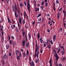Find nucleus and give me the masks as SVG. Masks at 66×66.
<instances>
[{
  "instance_id": "obj_16",
  "label": "nucleus",
  "mask_w": 66,
  "mask_h": 66,
  "mask_svg": "<svg viewBox=\"0 0 66 66\" xmlns=\"http://www.w3.org/2000/svg\"><path fill=\"white\" fill-rule=\"evenodd\" d=\"M19 5H20V7L21 8V7H23V4L22 3H19Z\"/></svg>"
},
{
  "instance_id": "obj_12",
  "label": "nucleus",
  "mask_w": 66,
  "mask_h": 66,
  "mask_svg": "<svg viewBox=\"0 0 66 66\" xmlns=\"http://www.w3.org/2000/svg\"><path fill=\"white\" fill-rule=\"evenodd\" d=\"M24 15V17H26L27 16V13H26V11H24L23 13Z\"/></svg>"
},
{
  "instance_id": "obj_2",
  "label": "nucleus",
  "mask_w": 66,
  "mask_h": 66,
  "mask_svg": "<svg viewBox=\"0 0 66 66\" xmlns=\"http://www.w3.org/2000/svg\"><path fill=\"white\" fill-rule=\"evenodd\" d=\"M18 7L17 6H17H16V3H15V10H16V11H17L18 12V13H20V8H19V5H18Z\"/></svg>"
},
{
  "instance_id": "obj_30",
  "label": "nucleus",
  "mask_w": 66,
  "mask_h": 66,
  "mask_svg": "<svg viewBox=\"0 0 66 66\" xmlns=\"http://www.w3.org/2000/svg\"><path fill=\"white\" fill-rule=\"evenodd\" d=\"M31 58H30V57H29V61H30V63H31Z\"/></svg>"
},
{
  "instance_id": "obj_11",
  "label": "nucleus",
  "mask_w": 66,
  "mask_h": 66,
  "mask_svg": "<svg viewBox=\"0 0 66 66\" xmlns=\"http://www.w3.org/2000/svg\"><path fill=\"white\" fill-rule=\"evenodd\" d=\"M8 21L9 23H11V21L10 20V19L8 17H7Z\"/></svg>"
},
{
  "instance_id": "obj_60",
  "label": "nucleus",
  "mask_w": 66,
  "mask_h": 66,
  "mask_svg": "<svg viewBox=\"0 0 66 66\" xmlns=\"http://www.w3.org/2000/svg\"><path fill=\"white\" fill-rule=\"evenodd\" d=\"M10 2V1H9V0H8V1H7V4H9V2Z\"/></svg>"
},
{
  "instance_id": "obj_28",
  "label": "nucleus",
  "mask_w": 66,
  "mask_h": 66,
  "mask_svg": "<svg viewBox=\"0 0 66 66\" xmlns=\"http://www.w3.org/2000/svg\"><path fill=\"white\" fill-rule=\"evenodd\" d=\"M44 6H42L40 7V8L42 10H43V9H44Z\"/></svg>"
},
{
  "instance_id": "obj_24",
  "label": "nucleus",
  "mask_w": 66,
  "mask_h": 66,
  "mask_svg": "<svg viewBox=\"0 0 66 66\" xmlns=\"http://www.w3.org/2000/svg\"><path fill=\"white\" fill-rule=\"evenodd\" d=\"M62 59L63 61H65V60H66V58L64 56L62 58Z\"/></svg>"
},
{
  "instance_id": "obj_46",
  "label": "nucleus",
  "mask_w": 66,
  "mask_h": 66,
  "mask_svg": "<svg viewBox=\"0 0 66 66\" xmlns=\"http://www.w3.org/2000/svg\"><path fill=\"white\" fill-rule=\"evenodd\" d=\"M14 14L15 16L17 15V13L16 12V10H15Z\"/></svg>"
},
{
  "instance_id": "obj_17",
  "label": "nucleus",
  "mask_w": 66,
  "mask_h": 66,
  "mask_svg": "<svg viewBox=\"0 0 66 66\" xmlns=\"http://www.w3.org/2000/svg\"><path fill=\"white\" fill-rule=\"evenodd\" d=\"M4 28V27L3 26H1V29H0V31H2L3 30V28Z\"/></svg>"
},
{
  "instance_id": "obj_39",
  "label": "nucleus",
  "mask_w": 66,
  "mask_h": 66,
  "mask_svg": "<svg viewBox=\"0 0 66 66\" xmlns=\"http://www.w3.org/2000/svg\"><path fill=\"white\" fill-rule=\"evenodd\" d=\"M42 5L43 6V5H44V2H42L41 3Z\"/></svg>"
},
{
  "instance_id": "obj_38",
  "label": "nucleus",
  "mask_w": 66,
  "mask_h": 66,
  "mask_svg": "<svg viewBox=\"0 0 66 66\" xmlns=\"http://www.w3.org/2000/svg\"><path fill=\"white\" fill-rule=\"evenodd\" d=\"M11 20H12V22L13 23H15V21L14 20H13V19H11Z\"/></svg>"
},
{
  "instance_id": "obj_37",
  "label": "nucleus",
  "mask_w": 66,
  "mask_h": 66,
  "mask_svg": "<svg viewBox=\"0 0 66 66\" xmlns=\"http://www.w3.org/2000/svg\"><path fill=\"white\" fill-rule=\"evenodd\" d=\"M35 22L34 21L32 22V24H33V26H34V24H35Z\"/></svg>"
},
{
  "instance_id": "obj_4",
  "label": "nucleus",
  "mask_w": 66,
  "mask_h": 66,
  "mask_svg": "<svg viewBox=\"0 0 66 66\" xmlns=\"http://www.w3.org/2000/svg\"><path fill=\"white\" fill-rule=\"evenodd\" d=\"M56 58V59H55V62L56 64H57V61L59 59V57L58 56L57 54H56V57H55Z\"/></svg>"
},
{
  "instance_id": "obj_26",
  "label": "nucleus",
  "mask_w": 66,
  "mask_h": 66,
  "mask_svg": "<svg viewBox=\"0 0 66 66\" xmlns=\"http://www.w3.org/2000/svg\"><path fill=\"white\" fill-rule=\"evenodd\" d=\"M26 53L27 55V57H28V55H29V52L28 50H27Z\"/></svg>"
},
{
  "instance_id": "obj_35",
  "label": "nucleus",
  "mask_w": 66,
  "mask_h": 66,
  "mask_svg": "<svg viewBox=\"0 0 66 66\" xmlns=\"http://www.w3.org/2000/svg\"><path fill=\"white\" fill-rule=\"evenodd\" d=\"M49 63H50V64H52V60H50Z\"/></svg>"
},
{
  "instance_id": "obj_56",
  "label": "nucleus",
  "mask_w": 66,
  "mask_h": 66,
  "mask_svg": "<svg viewBox=\"0 0 66 66\" xmlns=\"http://www.w3.org/2000/svg\"><path fill=\"white\" fill-rule=\"evenodd\" d=\"M62 11V8H61L59 10V12H60V11Z\"/></svg>"
},
{
  "instance_id": "obj_23",
  "label": "nucleus",
  "mask_w": 66,
  "mask_h": 66,
  "mask_svg": "<svg viewBox=\"0 0 66 66\" xmlns=\"http://www.w3.org/2000/svg\"><path fill=\"white\" fill-rule=\"evenodd\" d=\"M57 64L58 66H63V65H62V64H61V63H60V62H59Z\"/></svg>"
},
{
  "instance_id": "obj_20",
  "label": "nucleus",
  "mask_w": 66,
  "mask_h": 66,
  "mask_svg": "<svg viewBox=\"0 0 66 66\" xmlns=\"http://www.w3.org/2000/svg\"><path fill=\"white\" fill-rule=\"evenodd\" d=\"M19 51H18V50H16V51H15V54L16 55H18V53H19Z\"/></svg>"
},
{
  "instance_id": "obj_29",
  "label": "nucleus",
  "mask_w": 66,
  "mask_h": 66,
  "mask_svg": "<svg viewBox=\"0 0 66 66\" xmlns=\"http://www.w3.org/2000/svg\"><path fill=\"white\" fill-rule=\"evenodd\" d=\"M41 16H42V14L41 13L39 14L37 16V18H38V17H40Z\"/></svg>"
},
{
  "instance_id": "obj_55",
  "label": "nucleus",
  "mask_w": 66,
  "mask_h": 66,
  "mask_svg": "<svg viewBox=\"0 0 66 66\" xmlns=\"http://www.w3.org/2000/svg\"><path fill=\"white\" fill-rule=\"evenodd\" d=\"M25 35V32H24L22 33L23 35Z\"/></svg>"
},
{
  "instance_id": "obj_3",
  "label": "nucleus",
  "mask_w": 66,
  "mask_h": 66,
  "mask_svg": "<svg viewBox=\"0 0 66 66\" xmlns=\"http://www.w3.org/2000/svg\"><path fill=\"white\" fill-rule=\"evenodd\" d=\"M37 51H35V56L34 57V58H36V56H37V58H38V55L39 54V51H38L37 52V54H36V52H37Z\"/></svg>"
},
{
  "instance_id": "obj_47",
  "label": "nucleus",
  "mask_w": 66,
  "mask_h": 66,
  "mask_svg": "<svg viewBox=\"0 0 66 66\" xmlns=\"http://www.w3.org/2000/svg\"><path fill=\"white\" fill-rule=\"evenodd\" d=\"M61 54L62 55H64V53L63 51H61Z\"/></svg>"
},
{
  "instance_id": "obj_58",
  "label": "nucleus",
  "mask_w": 66,
  "mask_h": 66,
  "mask_svg": "<svg viewBox=\"0 0 66 66\" xmlns=\"http://www.w3.org/2000/svg\"><path fill=\"white\" fill-rule=\"evenodd\" d=\"M43 40H41L40 41V43H43Z\"/></svg>"
},
{
  "instance_id": "obj_31",
  "label": "nucleus",
  "mask_w": 66,
  "mask_h": 66,
  "mask_svg": "<svg viewBox=\"0 0 66 66\" xmlns=\"http://www.w3.org/2000/svg\"><path fill=\"white\" fill-rule=\"evenodd\" d=\"M59 30L61 31L60 32H63V28H61L59 29Z\"/></svg>"
},
{
  "instance_id": "obj_63",
  "label": "nucleus",
  "mask_w": 66,
  "mask_h": 66,
  "mask_svg": "<svg viewBox=\"0 0 66 66\" xmlns=\"http://www.w3.org/2000/svg\"><path fill=\"white\" fill-rule=\"evenodd\" d=\"M47 32H48V33H49V32H50V30H49V29H47Z\"/></svg>"
},
{
  "instance_id": "obj_25",
  "label": "nucleus",
  "mask_w": 66,
  "mask_h": 66,
  "mask_svg": "<svg viewBox=\"0 0 66 66\" xmlns=\"http://www.w3.org/2000/svg\"><path fill=\"white\" fill-rule=\"evenodd\" d=\"M6 49L8 50V49H9V48L10 47V46L8 45H6Z\"/></svg>"
},
{
  "instance_id": "obj_15",
  "label": "nucleus",
  "mask_w": 66,
  "mask_h": 66,
  "mask_svg": "<svg viewBox=\"0 0 66 66\" xmlns=\"http://www.w3.org/2000/svg\"><path fill=\"white\" fill-rule=\"evenodd\" d=\"M25 41L26 42V43L27 42V40H28V39H27V34H25Z\"/></svg>"
},
{
  "instance_id": "obj_49",
  "label": "nucleus",
  "mask_w": 66,
  "mask_h": 66,
  "mask_svg": "<svg viewBox=\"0 0 66 66\" xmlns=\"http://www.w3.org/2000/svg\"><path fill=\"white\" fill-rule=\"evenodd\" d=\"M50 43L51 45H52V44H53V42H52V40L50 41Z\"/></svg>"
},
{
  "instance_id": "obj_45",
  "label": "nucleus",
  "mask_w": 66,
  "mask_h": 66,
  "mask_svg": "<svg viewBox=\"0 0 66 66\" xmlns=\"http://www.w3.org/2000/svg\"><path fill=\"white\" fill-rule=\"evenodd\" d=\"M39 61V60L38 59L36 60L35 61L36 63H37V62H38Z\"/></svg>"
},
{
  "instance_id": "obj_32",
  "label": "nucleus",
  "mask_w": 66,
  "mask_h": 66,
  "mask_svg": "<svg viewBox=\"0 0 66 66\" xmlns=\"http://www.w3.org/2000/svg\"><path fill=\"white\" fill-rule=\"evenodd\" d=\"M31 35L29 34L28 36V37H29V39H31Z\"/></svg>"
},
{
  "instance_id": "obj_64",
  "label": "nucleus",
  "mask_w": 66,
  "mask_h": 66,
  "mask_svg": "<svg viewBox=\"0 0 66 66\" xmlns=\"http://www.w3.org/2000/svg\"><path fill=\"white\" fill-rule=\"evenodd\" d=\"M12 39H14L15 38L14 37V36H12Z\"/></svg>"
},
{
  "instance_id": "obj_8",
  "label": "nucleus",
  "mask_w": 66,
  "mask_h": 66,
  "mask_svg": "<svg viewBox=\"0 0 66 66\" xmlns=\"http://www.w3.org/2000/svg\"><path fill=\"white\" fill-rule=\"evenodd\" d=\"M3 58L4 59H6L7 58V55H6V53H5V54L4 55V56H3Z\"/></svg>"
},
{
  "instance_id": "obj_40",
  "label": "nucleus",
  "mask_w": 66,
  "mask_h": 66,
  "mask_svg": "<svg viewBox=\"0 0 66 66\" xmlns=\"http://www.w3.org/2000/svg\"><path fill=\"white\" fill-rule=\"evenodd\" d=\"M35 12H37V8L35 7Z\"/></svg>"
},
{
  "instance_id": "obj_51",
  "label": "nucleus",
  "mask_w": 66,
  "mask_h": 66,
  "mask_svg": "<svg viewBox=\"0 0 66 66\" xmlns=\"http://www.w3.org/2000/svg\"><path fill=\"white\" fill-rule=\"evenodd\" d=\"M11 55H12V53H9V55L10 56H11Z\"/></svg>"
},
{
  "instance_id": "obj_5",
  "label": "nucleus",
  "mask_w": 66,
  "mask_h": 66,
  "mask_svg": "<svg viewBox=\"0 0 66 66\" xmlns=\"http://www.w3.org/2000/svg\"><path fill=\"white\" fill-rule=\"evenodd\" d=\"M27 7L28 11L30 12V4L29 3H27Z\"/></svg>"
},
{
  "instance_id": "obj_59",
  "label": "nucleus",
  "mask_w": 66,
  "mask_h": 66,
  "mask_svg": "<svg viewBox=\"0 0 66 66\" xmlns=\"http://www.w3.org/2000/svg\"><path fill=\"white\" fill-rule=\"evenodd\" d=\"M63 2L64 3H66V0H63Z\"/></svg>"
},
{
  "instance_id": "obj_43",
  "label": "nucleus",
  "mask_w": 66,
  "mask_h": 66,
  "mask_svg": "<svg viewBox=\"0 0 66 66\" xmlns=\"http://www.w3.org/2000/svg\"><path fill=\"white\" fill-rule=\"evenodd\" d=\"M24 4L25 5V6H27V3H26V1H24Z\"/></svg>"
},
{
  "instance_id": "obj_18",
  "label": "nucleus",
  "mask_w": 66,
  "mask_h": 66,
  "mask_svg": "<svg viewBox=\"0 0 66 66\" xmlns=\"http://www.w3.org/2000/svg\"><path fill=\"white\" fill-rule=\"evenodd\" d=\"M63 11L64 13V16H66V11H65V10H63Z\"/></svg>"
},
{
  "instance_id": "obj_57",
  "label": "nucleus",
  "mask_w": 66,
  "mask_h": 66,
  "mask_svg": "<svg viewBox=\"0 0 66 66\" xmlns=\"http://www.w3.org/2000/svg\"><path fill=\"white\" fill-rule=\"evenodd\" d=\"M60 48L61 49H63V48H64V46H60Z\"/></svg>"
},
{
  "instance_id": "obj_13",
  "label": "nucleus",
  "mask_w": 66,
  "mask_h": 66,
  "mask_svg": "<svg viewBox=\"0 0 66 66\" xmlns=\"http://www.w3.org/2000/svg\"><path fill=\"white\" fill-rule=\"evenodd\" d=\"M53 39L54 41H55V39H56V35H54L53 37Z\"/></svg>"
},
{
  "instance_id": "obj_62",
  "label": "nucleus",
  "mask_w": 66,
  "mask_h": 66,
  "mask_svg": "<svg viewBox=\"0 0 66 66\" xmlns=\"http://www.w3.org/2000/svg\"><path fill=\"white\" fill-rule=\"evenodd\" d=\"M63 26L64 27H65V26H66V23H64Z\"/></svg>"
},
{
  "instance_id": "obj_41",
  "label": "nucleus",
  "mask_w": 66,
  "mask_h": 66,
  "mask_svg": "<svg viewBox=\"0 0 66 66\" xmlns=\"http://www.w3.org/2000/svg\"><path fill=\"white\" fill-rule=\"evenodd\" d=\"M56 3H58V4H59V1L58 0H56Z\"/></svg>"
},
{
  "instance_id": "obj_42",
  "label": "nucleus",
  "mask_w": 66,
  "mask_h": 66,
  "mask_svg": "<svg viewBox=\"0 0 66 66\" xmlns=\"http://www.w3.org/2000/svg\"><path fill=\"white\" fill-rule=\"evenodd\" d=\"M48 3H45V6H46V7H47V6H48Z\"/></svg>"
},
{
  "instance_id": "obj_22",
  "label": "nucleus",
  "mask_w": 66,
  "mask_h": 66,
  "mask_svg": "<svg viewBox=\"0 0 66 66\" xmlns=\"http://www.w3.org/2000/svg\"><path fill=\"white\" fill-rule=\"evenodd\" d=\"M25 23H26V21H25V20H22V24H24Z\"/></svg>"
},
{
  "instance_id": "obj_50",
  "label": "nucleus",
  "mask_w": 66,
  "mask_h": 66,
  "mask_svg": "<svg viewBox=\"0 0 66 66\" xmlns=\"http://www.w3.org/2000/svg\"><path fill=\"white\" fill-rule=\"evenodd\" d=\"M15 16L16 17V18H18V17H19L18 15V14H16V15H15Z\"/></svg>"
},
{
  "instance_id": "obj_52",
  "label": "nucleus",
  "mask_w": 66,
  "mask_h": 66,
  "mask_svg": "<svg viewBox=\"0 0 66 66\" xmlns=\"http://www.w3.org/2000/svg\"><path fill=\"white\" fill-rule=\"evenodd\" d=\"M37 37H40V34H38Z\"/></svg>"
},
{
  "instance_id": "obj_36",
  "label": "nucleus",
  "mask_w": 66,
  "mask_h": 66,
  "mask_svg": "<svg viewBox=\"0 0 66 66\" xmlns=\"http://www.w3.org/2000/svg\"><path fill=\"white\" fill-rule=\"evenodd\" d=\"M38 20H39V21H41L42 20V18H41V17L39 18L38 19Z\"/></svg>"
},
{
  "instance_id": "obj_19",
  "label": "nucleus",
  "mask_w": 66,
  "mask_h": 66,
  "mask_svg": "<svg viewBox=\"0 0 66 66\" xmlns=\"http://www.w3.org/2000/svg\"><path fill=\"white\" fill-rule=\"evenodd\" d=\"M23 57H24L23 58L24 59V57H25V56H26V55H25V52H23Z\"/></svg>"
},
{
  "instance_id": "obj_54",
  "label": "nucleus",
  "mask_w": 66,
  "mask_h": 66,
  "mask_svg": "<svg viewBox=\"0 0 66 66\" xmlns=\"http://www.w3.org/2000/svg\"><path fill=\"white\" fill-rule=\"evenodd\" d=\"M12 9H14L15 8V6H14V5H13L12 6Z\"/></svg>"
},
{
  "instance_id": "obj_53",
  "label": "nucleus",
  "mask_w": 66,
  "mask_h": 66,
  "mask_svg": "<svg viewBox=\"0 0 66 66\" xmlns=\"http://www.w3.org/2000/svg\"><path fill=\"white\" fill-rule=\"evenodd\" d=\"M46 44L45 43H44L43 44V46L44 47H46Z\"/></svg>"
},
{
  "instance_id": "obj_34",
  "label": "nucleus",
  "mask_w": 66,
  "mask_h": 66,
  "mask_svg": "<svg viewBox=\"0 0 66 66\" xmlns=\"http://www.w3.org/2000/svg\"><path fill=\"white\" fill-rule=\"evenodd\" d=\"M19 56H20L21 57V52H20L19 54Z\"/></svg>"
},
{
  "instance_id": "obj_33",
  "label": "nucleus",
  "mask_w": 66,
  "mask_h": 66,
  "mask_svg": "<svg viewBox=\"0 0 66 66\" xmlns=\"http://www.w3.org/2000/svg\"><path fill=\"white\" fill-rule=\"evenodd\" d=\"M66 15H64V16L63 18V20H64H64H65L66 19Z\"/></svg>"
},
{
  "instance_id": "obj_61",
  "label": "nucleus",
  "mask_w": 66,
  "mask_h": 66,
  "mask_svg": "<svg viewBox=\"0 0 66 66\" xmlns=\"http://www.w3.org/2000/svg\"><path fill=\"white\" fill-rule=\"evenodd\" d=\"M53 9L54 11H56V10H55V7H53Z\"/></svg>"
},
{
  "instance_id": "obj_9",
  "label": "nucleus",
  "mask_w": 66,
  "mask_h": 66,
  "mask_svg": "<svg viewBox=\"0 0 66 66\" xmlns=\"http://www.w3.org/2000/svg\"><path fill=\"white\" fill-rule=\"evenodd\" d=\"M30 66H34V65H35V64H34V63L33 62V61L30 63Z\"/></svg>"
},
{
  "instance_id": "obj_48",
  "label": "nucleus",
  "mask_w": 66,
  "mask_h": 66,
  "mask_svg": "<svg viewBox=\"0 0 66 66\" xmlns=\"http://www.w3.org/2000/svg\"><path fill=\"white\" fill-rule=\"evenodd\" d=\"M15 30H16V32H18V29H17V28H16L15 29Z\"/></svg>"
},
{
  "instance_id": "obj_14",
  "label": "nucleus",
  "mask_w": 66,
  "mask_h": 66,
  "mask_svg": "<svg viewBox=\"0 0 66 66\" xmlns=\"http://www.w3.org/2000/svg\"><path fill=\"white\" fill-rule=\"evenodd\" d=\"M20 56L19 55H17V56L16 59L17 60H20Z\"/></svg>"
},
{
  "instance_id": "obj_7",
  "label": "nucleus",
  "mask_w": 66,
  "mask_h": 66,
  "mask_svg": "<svg viewBox=\"0 0 66 66\" xmlns=\"http://www.w3.org/2000/svg\"><path fill=\"white\" fill-rule=\"evenodd\" d=\"M24 46H25V40H24L22 42V46L23 48H24Z\"/></svg>"
},
{
  "instance_id": "obj_1",
  "label": "nucleus",
  "mask_w": 66,
  "mask_h": 66,
  "mask_svg": "<svg viewBox=\"0 0 66 66\" xmlns=\"http://www.w3.org/2000/svg\"><path fill=\"white\" fill-rule=\"evenodd\" d=\"M22 20H23V18H22V17H20L18 20L19 23L18 21L17 22L18 27H19V28H21V25L22 24Z\"/></svg>"
},
{
  "instance_id": "obj_44",
  "label": "nucleus",
  "mask_w": 66,
  "mask_h": 66,
  "mask_svg": "<svg viewBox=\"0 0 66 66\" xmlns=\"http://www.w3.org/2000/svg\"><path fill=\"white\" fill-rule=\"evenodd\" d=\"M40 52L42 54V53L43 52V50L42 49L40 50Z\"/></svg>"
},
{
  "instance_id": "obj_6",
  "label": "nucleus",
  "mask_w": 66,
  "mask_h": 66,
  "mask_svg": "<svg viewBox=\"0 0 66 66\" xmlns=\"http://www.w3.org/2000/svg\"><path fill=\"white\" fill-rule=\"evenodd\" d=\"M8 38L9 40H10V42H9L10 44H12V40H11V37L10 36V35H9L8 36Z\"/></svg>"
},
{
  "instance_id": "obj_27",
  "label": "nucleus",
  "mask_w": 66,
  "mask_h": 66,
  "mask_svg": "<svg viewBox=\"0 0 66 66\" xmlns=\"http://www.w3.org/2000/svg\"><path fill=\"white\" fill-rule=\"evenodd\" d=\"M50 44H48L47 47L48 48V49H51V47H50Z\"/></svg>"
},
{
  "instance_id": "obj_10",
  "label": "nucleus",
  "mask_w": 66,
  "mask_h": 66,
  "mask_svg": "<svg viewBox=\"0 0 66 66\" xmlns=\"http://www.w3.org/2000/svg\"><path fill=\"white\" fill-rule=\"evenodd\" d=\"M25 45L26 47H28L29 46V42H27H27H26L25 41Z\"/></svg>"
},
{
  "instance_id": "obj_21",
  "label": "nucleus",
  "mask_w": 66,
  "mask_h": 66,
  "mask_svg": "<svg viewBox=\"0 0 66 66\" xmlns=\"http://www.w3.org/2000/svg\"><path fill=\"white\" fill-rule=\"evenodd\" d=\"M49 39H47V41L46 40V42L45 43L47 45H48V42H49Z\"/></svg>"
}]
</instances>
